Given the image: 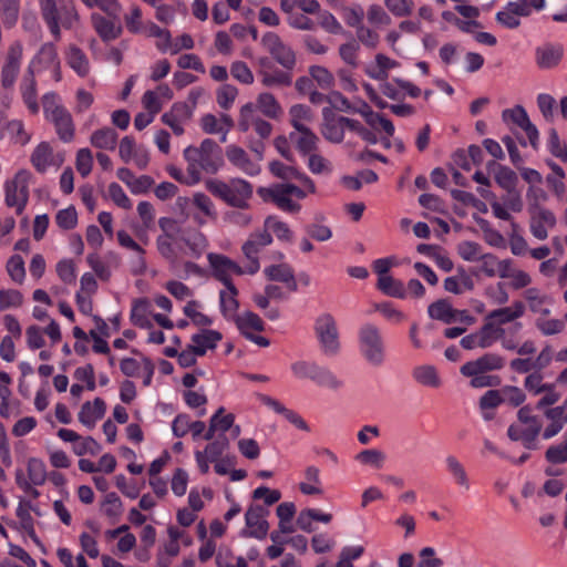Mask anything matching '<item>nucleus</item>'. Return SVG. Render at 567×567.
<instances>
[{
	"label": "nucleus",
	"mask_w": 567,
	"mask_h": 567,
	"mask_svg": "<svg viewBox=\"0 0 567 567\" xmlns=\"http://www.w3.org/2000/svg\"><path fill=\"white\" fill-rule=\"evenodd\" d=\"M257 193L262 200L274 203L286 213H298L301 206L295 199H303L308 194H315L316 185L308 176H302V187L290 183H277L268 187H259Z\"/></svg>",
	"instance_id": "f257e3e1"
},
{
	"label": "nucleus",
	"mask_w": 567,
	"mask_h": 567,
	"mask_svg": "<svg viewBox=\"0 0 567 567\" xmlns=\"http://www.w3.org/2000/svg\"><path fill=\"white\" fill-rule=\"evenodd\" d=\"M183 156L190 171V183H199L203 172L215 174L223 165L221 148L210 138L204 140L199 146H187Z\"/></svg>",
	"instance_id": "f03ea898"
},
{
	"label": "nucleus",
	"mask_w": 567,
	"mask_h": 567,
	"mask_svg": "<svg viewBox=\"0 0 567 567\" xmlns=\"http://www.w3.org/2000/svg\"><path fill=\"white\" fill-rule=\"evenodd\" d=\"M207 189L229 206L239 209H247L252 197V185L240 177L230 178L228 182L218 179L208 181Z\"/></svg>",
	"instance_id": "7ed1b4c3"
},
{
	"label": "nucleus",
	"mask_w": 567,
	"mask_h": 567,
	"mask_svg": "<svg viewBox=\"0 0 567 567\" xmlns=\"http://www.w3.org/2000/svg\"><path fill=\"white\" fill-rule=\"evenodd\" d=\"M42 106L45 120L54 125L59 138L71 142L75 133L74 123L61 97L54 92H48L42 96Z\"/></svg>",
	"instance_id": "20e7f679"
},
{
	"label": "nucleus",
	"mask_w": 567,
	"mask_h": 567,
	"mask_svg": "<svg viewBox=\"0 0 567 567\" xmlns=\"http://www.w3.org/2000/svg\"><path fill=\"white\" fill-rule=\"evenodd\" d=\"M358 344L360 354L368 364L374 368L383 365L386 359L385 343L375 324L367 322L359 328Z\"/></svg>",
	"instance_id": "39448f33"
},
{
	"label": "nucleus",
	"mask_w": 567,
	"mask_h": 567,
	"mask_svg": "<svg viewBox=\"0 0 567 567\" xmlns=\"http://www.w3.org/2000/svg\"><path fill=\"white\" fill-rule=\"evenodd\" d=\"M542 431V422L529 406H523L517 412V421L509 425L507 435L512 441L522 442L528 449H536V441Z\"/></svg>",
	"instance_id": "423d86ee"
},
{
	"label": "nucleus",
	"mask_w": 567,
	"mask_h": 567,
	"mask_svg": "<svg viewBox=\"0 0 567 567\" xmlns=\"http://www.w3.org/2000/svg\"><path fill=\"white\" fill-rule=\"evenodd\" d=\"M315 334L321 352L334 357L340 351V339L337 320L329 312H323L315 321Z\"/></svg>",
	"instance_id": "0eeeda50"
},
{
	"label": "nucleus",
	"mask_w": 567,
	"mask_h": 567,
	"mask_svg": "<svg viewBox=\"0 0 567 567\" xmlns=\"http://www.w3.org/2000/svg\"><path fill=\"white\" fill-rule=\"evenodd\" d=\"M31 177V172L22 168L4 184L6 204L14 208L19 214L22 213L28 204Z\"/></svg>",
	"instance_id": "6e6552de"
},
{
	"label": "nucleus",
	"mask_w": 567,
	"mask_h": 567,
	"mask_svg": "<svg viewBox=\"0 0 567 567\" xmlns=\"http://www.w3.org/2000/svg\"><path fill=\"white\" fill-rule=\"evenodd\" d=\"M25 467L27 475L22 470L16 471V483L22 491L38 497L39 492L34 487L43 485L48 480L47 466L41 458L29 457Z\"/></svg>",
	"instance_id": "1a4fd4ad"
},
{
	"label": "nucleus",
	"mask_w": 567,
	"mask_h": 567,
	"mask_svg": "<svg viewBox=\"0 0 567 567\" xmlns=\"http://www.w3.org/2000/svg\"><path fill=\"white\" fill-rule=\"evenodd\" d=\"M504 339H506L505 329L485 319L477 331L461 339V346L466 350L487 349Z\"/></svg>",
	"instance_id": "9d476101"
},
{
	"label": "nucleus",
	"mask_w": 567,
	"mask_h": 567,
	"mask_svg": "<svg viewBox=\"0 0 567 567\" xmlns=\"http://www.w3.org/2000/svg\"><path fill=\"white\" fill-rule=\"evenodd\" d=\"M262 48L284 69L291 70L296 65V53L277 33L266 32L260 40Z\"/></svg>",
	"instance_id": "9b49d317"
},
{
	"label": "nucleus",
	"mask_w": 567,
	"mask_h": 567,
	"mask_svg": "<svg viewBox=\"0 0 567 567\" xmlns=\"http://www.w3.org/2000/svg\"><path fill=\"white\" fill-rule=\"evenodd\" d=\"M227 161L229 164L238 172L254 177L260 174L261 172V155L260 152H257V158H254L243 147L230 144L226 147L225 151Z\"/></svg>",
	"instance_id": "f8f14e48"
},
{
	"label": "nucleus",
	"mask_w": 567,
	"mask_h": 567,
	"mask_svg": "<svg viewBox=\"0 0 567 567\" xmlns=\"http://www.w3.org/2000/svg\"><path fill=\"white\" fill-rule=\"evenodd\" d=\"M503 122L509 127L511 131L515 132L517 128L526 133L529 144L536 148L538 142V130L530 122L527 112L520 105H516L512 109H506L502 112Z\"/></svg>",
	"instance_id": "ddd939ff"
},
{
	"label": "nucleus",
	"mask_w": 567,
	"mask_h": 567,
	"mask_svg": "<svg viewBox=\"0 0 567 567\" xmlns=\"http://www.w3.org/2000/svg\"><path fill=\"white\" fill-rule=\"evenodd\" d=\"M23 56V47L20 42H13L6 54L1 66V86L11 92L20 73Z\"/></svg>",
	"instance_id": "4468645a"
},
{
	"label": "nucleus",
	"mask_w": 567,
	"mask_h": 567,
	"mask_svg": "<svg viewBox=\"0 0 567 567\" xmlns=\"http://www.w3.org/2000/svg\"><path fill=\"white\" fill-rule=\"evenodd\" d=\"M481 195L485 198H492L491 208L493 215L502 220H509L512 218L511 213H520L523 210V199L516 189L506 190L507 194L502 197V200H497L493 194L486 189H478Z\"/></svg>",
	"instance_id": "2eb2a0df"
},
{
	"label": "nucleus",
	"mask_w": 567,
	"mask_h": 567,
	"mask_svg": "<svg viewBox=\"0 0 567 567\" xmlns=\"http://www.w3.org/2000/svg\"><path fill=\"white\" fill-rule=\"evenodd\" d=\"M64 159V154L55 151L48 142L39 143L30 156L32 166L40 174H44L51 168L58 169Z\"/></svg>",
	"instance_id": "dca6fc26"
},
{
	"label": "nucleus",
	"mask_w": 567,
	"mask_h": 567,
	"mask_svg": "<svg viewBox=\"0 0 567 567\" xmlns=\"http://www.w3.org/2000/svg\"><path fill=\"white\" fill-rule=\"evenodd\" d=\"M207 259L214 277L225 286L233 285V275L240 276L247 274V265L241 267L225 255L209 252Z\"/></svg>",
	"instance_id": "f3484780"
},
{
	"label": "nucleus",
	"mask_w": 567,
	"mask_h": 567,
	"mask_svg": "<svg viewBox=\"0 0 567 567\" xmlns=\"http://www.w3.org/2000/svg\"><path fill=\"white\" fill-rule=\"evenodd\" d=\"M272 243L271 235L265 229L256 231L249 236L247 241L243 245V252L248 260L247 274L255 275L260 269L258 254L262 248Z\"/></svg>",
	"instance_id": "a211bd4d"
},
{
	"label": "nucleus",
	"mask_w": 567,
	"mask_h": 567,
	"mask_svg": "<svg viewBox=\"0 0 567 567\" xmlns=\"http://www.w3.org/2000/svg\"><path fill=\"white\" fill-rule=\"evenodd\" d=\"M268 509L261 505H250L245 514V529L241 532L243 536L256 539H264L269 529L266 519Z\"/></svg>",
	"instance_id": "6ab92c4d"
},
{
	"label": "nucleus",
	"mask_w": 567,
	"mask_h": 567,
	"mask_svg": "<svg viewBox=\"0 0 567 567\" xmlns=\"http://www.w3.org/2000/svg\"><path fill=\"white\" fill-rule=\"evenodd\" d=\"M193 106L186 102H176L161 116L163 124L168 126L173 133L181 136L185 133V126L193 117Z\"/></svg>",
	"instance_id": "aec40b11"
},
{
	"label": "nucleus",
	"mask_w": 567,
	"mask_h": 567,
	"mask_svg": "<svg viewBox=\"0 0 567 567\" xmlns=\"http://www.w3.org/2000/svg\"><path fill=\"white\" fill-rule=\"evenodd\" d=\"M238 125L243 132L252 128L261 138H268L272 132V125L260 117L252 106V102L241 106Z\"/></svg>",
	"instance_id": "412c9836"
},
{
	"label": "nucleus",
	"mask_w": 567,
	"mask_h": 567,
	"mask_svg": "<svg viewBox=\"0 0 567 567\" xmlns=\"http://www.w3.org/2000/svg\"><path fill=\"white\" fill-rule=\"evenodd\" d=\"M59 68L60 61L55 47L52 43H45L41 47L37 55L31 60L28 66V73L34 75L35 73H40L45 70H52L55 74V80L59 81Z\"/></svg>",
	"instance_id": "4be33fe9"
},
{
	"label": "nucleus",
	"mask_w": 567,
	"mask_h": 567,
	"mask_svg": "<svg viewBox=\"0 0 567 567\" xmlns=\"http://www.w3.org/2000/svg\"><path fill=\"white\" fill-rule=\"evenodd\" d=\"M322 128L321 133L326 140L332 143H341L344 138L346 117L336 115L330 109L322 110Z\"/></svg>",
	"instance_id": "5701e85b"
},
{
	"label": "nucleus",
	"mask_w": 567,
	"mask_h": 567,
	"mask_svg": "<svg viewBox=\"0 0 567 567\" xmlns=\"http://www.w3.org/2000/svg\"><path fill=\"white\" fill-rule=\"evenodd\" d=\"M504 367V359L497 353H485L476 360L468 361L461 367L462 374H480L499 370Z\"/></svg>",
	"instance_id": "b1692460"
},
{
	"label": "nucleus",
	"mask_w": 567,
	"mask_h": 567,
	"mask_svg": "<svg viewBox=\"0 0 567 567\" xmlns=\"http://www.w3.org/2000/svg\"><path fill=\"white\" fill-rule=\"evenodd\" d=\"M564 56V48L558 43H545L535 50V62L539 69L556 68Z\"/></svg>",
	"instance_id": "393cba45"
},
{
	"label": "nucleus",
	"mask_w": 567,
	"mask_h": 567,
	"mask_svg": "<svg viewBox=\"0 0 567 567\" xmlns=\"http://www.w3.org/2000/svg\"><path fill=\"white\" fill-rule=\"evenodd\" d=\"M400 66V63L390 56L378 53L374 59L364 65V73L372 80L385 81L389 72Z\"/></svg>",
	"instance_id": "a878e982"
},
{
	"label": "nucleus",
	"mask_w": 567,
	"mask_h": 567,
	"mask_svg": "<svg viewBox=\"0 0 567 567\" xmlns=\"http://www.w3.org/2000/svg\"><path fill=\"white\" fill-rule=\"evenodd\" d=\"M530 213V231L534 237L544 240L548 237V230L556 225L555 215L548 209H537Z\"/></svg>",
	"instance_id": "bb28decb"
},
{
	"label": "nucleus",
	"mask_w": 567,
	"mask_h": 567,
	"mask_svg": "<svg viewBox=\"0 0 567 567\" xmlns=\"http://www.w3.org/2000/svg\"><path fill=\"white\" fill-rule=\"evenodd\" d=\"M93 29L99 37L105 41H112L117 39L122 33V27L114 22L115 19L104 17L101 13L93 12L90 16Z\"/></svg>",
	"instance_id": "cd10ccee"
},
{
	"label": "nucleus",
	"mask_w": 567,
	"mask_h": 567,
	"mask_svg": "<svg viewBox=\"0 0 567 567\" xmlns=\"http://www.w3.org/2000/svg\"><path fill=\"white\" fill-rule=\"evenodd\" d=\"M524 298L528 303L532 312L547 317L550 315V307L554 302L553 298L544 293L540 289L532 287L525 290Z\"/></svg>",
	"instance_id": "c85d7f7f"
},
{
	"label": "nucleus",
	"mask_w": 567,
	"mask_h": 567,
	"mask_svg": "<svg viewBox=\"0 0 567 567\" xmlns=\"http://www.w3.org/2000/svg\"><path fill=\"white\" fill-rule=\"evenodd\" d=\"M525 313V307L520 301H515L508 307H503L491 311L485 319L487 321L494 322L502 327L503 324L515 321L516 319L523 317Z\"/></svg>",
	"instance_id": "c756f323"
},
{
	"label": "nucleus",
	"mask_w": 567,
	"mask_h": 567,
	"mask_svg": "<svg viewBox=\"0 0 567 567\" xmlns=\"http://www.w3.org/2000/svg\"><path fill=\"white\" fill-rule=\"evenodd\" d=\"M105 414V403L102 399L96 398L93 402H85L80 412L79 421L87 429H93L99 420Z\"/></svg>",
	"instance_id": "7c9ffc66"
},
{
	"label": "nucleus",
	"mask_w": 567,
	"mask_h": 567,
	"mask_svg": "<svg viewBox=\"0 0 567 567\" xmlns=\"http://www.w3.org/2000/svg\"><path fill=\"white\" fill-rule=\"evenodd\" d=\"M264 272L269 280L282 282L291 291H296L298 289L293 270L287 264L266 267Z\"/></svg>",
	"instance_id": "2f4dec72"
},
{
	"label": "nucleus",
	"mask_w": 567,
	"mask_h": 567,
	"mask_svg": "<svg viewBox=\"0 0 567 567\" xmlns=\"http://www.w3.org/2000/svg\"><path fill=\"white\" fill-rule=\"evenodd\" d=\"M444 463L453 482L463 491H468L471 488V481L462 462L454 455H447Z\"/></svg>",
	"instance_id": "473e14b6"
},
{
	"label": "nucleus",
	"mask_w": 567,
	"mask_h": 567,
	"mask_svg": "<svg viewBox=\"0 0 567 567\" xmlns=\"http://www.w3.org/2000/svg\"><path fill=\"white\" fill-rule=\"evenodd\" d=\"M221 333L216 330L204 329L192 337L190 346L200 355H204L208 350L217 347L221 340Z\"/></svg>",
	"instance_id": "72a5a7b5"
},
{
	"label": "nucleus",
	"mask_w": 567,
	"mask_h": 567,
	"mask_svg": "<svg viewBox=\"0 0 567 567\" xmlns=\"http://www.w3.org/2000/svg\"><path fill=\"white\" fill-rule=\"evenodd\" d=\"M303 481L299 483V489L305 495H322V482L320 470L315 465H308L303 471Z\"/></svg>",
	"instance_id": "f704fd0d"
},
{
	"label": "nucleus",
	"mask_w": 567,
	"mask_h": 567,
	"mask_svg": "<svg viewBox=\"0 0 567 567\" xmlns=\"http://www.w3.org/2000/svg\"><path fill=\"white\" fill-rule=\"evenodd\" d=\"M256 112L259 114L262 113L266 117L269 118H278L282 114V107L277 99L268 92H262L258 94L256 102L252 103Z\"/></svg>",
	"instance_id": "c9c22d12"
},
{
	"label": "nucleus",
	"mask_w": 567,
	"mask_h": 567,
	"mask_svg": "<svg viewBox=\"0 0 567 567\" xmlns=\"http://www.w3.org/2000/svg\"><path fill=\"white\" fill-rule=\"evenodd\" d=\"M20 92L23 103L25 104L29 112L33 115L38 114L40 106L38 103L37 82L34 75L29 73L20 84Z\"/></svg>",
	"instance_id": "e433bc0d"
},
{
	"label": "nucleus",
	"mask_w": 567,
	"mask_h": 567,
	"mask_svg": "<svg viewBox=\"0 0 567 567\" xmlns=\"http://www.w3.org/2000/svg\"><path fill=\"white\" fill-rule=\"evenodd\" d=\"M59 29V40L61 39V29H73L80 23V14L73 2L62 4L55 16Z\"/></svg>",
	"instance_id": "4c0bfd02"
},
{
	"label": "nucleus",
	"mask_w": 567,
	"mask_h": 567,
	"mask_svg": "<svg viewBox=\"0 0 567 567\" xmlns=\"http://www.w3.org/2000/svg\"><path fill=\"white\" fill-rule=\"evenodd\" d=\"M413 379L421 385L427 388H439L441 378L436 368L432 364L416 365L412 371Z\"/></svg>",
	"instance_id": "58836bf2"
},
{
	"label": "nucleus",
	"mask_w": 567,
	"mask_h": 567,
	"mask_svg": "<svg viewBox=\"0 0 567 567\" xmlns=\"http://www.w3.org/2000/svg\"><path fill=\"white\" fill-rule=\"evenodd\" d=\"M226 288L219 292L220 310L223 315L233 320L237 316L238 301L237 289L234 285H227Z\"/></svg>",
	"instance_id": "ea45409f"
},
{
	"label": "nucleus",
	"mask_w": 567,
	"mask_h": 567,
	"mask_svg": "<svg viewBox=\"0 0 567 567\" xmlns=\"http://www.w3.org/2000/svg\"><path fill=\"white\" fill-rule=\"evenodd\" d=\"M69 66L79 75L86 76L90 72V62L86 54L75 45H71L66 52Z\"/></svg>",
	"instance_id": "a19ab883"
},
{
	"label": "nucleus",
	"mask_w": 567,
	"mask_h": 567,
	"mask_svg": "<svg viewBox=\"0 0 567 567\" xmlns=\"http://www.w3.org/2000/svg\"><path fill=\"white\" fill-rule=\"evenodd\" d=\"M239 331L247 338L249 333L264 330V322L258 315L251 311H245L237 315L234 319Z\"/></svg>",
	"instance_id": "79ce46f5"
},
{
	"label": "nucleus",
	"mask_w": 567,
	"mask_h": 567,
	"mask_svg": "<svg viewBox=\"0 0 567 567\" xmlns=\"http://www.w3.org/2000/svg\"><path fill=\"white\" fill-rule=\"evenodd\" d=\"M290 123L296 131L309 128V124L313 121V113L308 105L293 104L289 109Z\"/></svg>",
	"instance_id": "37998d69"
},
{
	"label": "nucleus",
	"mask_w": 567,
	"mask_h": 567,
	"mask_svg": "<svg viewBox=\"0 0 567 567\" xmlns=\"http://www.w3.org/2000/svg\"><path fill=\"white\" fill-rule=\"evenodd\" d=\"M200 127L207 134H219L220 131L230 130L233 121L227 114H221L219 117L206 114L200 120Z\"/></svg>",
	"instance_id": "c03bdc74"
},
{
	"label": "nucleus",
	"mask_w": 567,
	"mask_h": 567,
	"mask_svg": "<svg viewBox=\"0 0 567 567\" xmlns=\"http://www.w3.org/2000/svg\"><path fill=\"white\" fill-rule=\"evenodd\" d=\"M4 133L10 137V141L17 145H27L31 135L27 132L22 120L13 118L8 121L3 126Z\"/></svg>",
	"instance_id": "a18cd8bd"
},
{
	"label": "nucleus",
	"mask_w": 567,
	"mask_h": 567,
	"mask_svg": "<svg viewBox=\"0 0 567 567\" xmlns=\"http://www.w3.org/2000/svg\"><path fill=\"white\" fill-rule=\"evenodd\" d=\"M289 137L296 144L299 152L305 155L316 150L318 137L310 128L290 133Z\"/></svg>",
	"instance_id": "49530a36"
},
{
	"label": "nucleus",
	"mask_w": 567,
	"mask_h": 567,
	"mask_svg": "<svg viewBox=\"0 0 567 567\" xmlns=\"http://www.w3.org/2000/svg\"><path fill=\"white\" fill-rule=\"evenodd\" d=\"M377 288L385 296L398 299L406 298L404 284L392 276L378 278Z\"/></svg>",
	"instance_id": "de8ad7c7"
},
{
	"label": "nucleus",
	"mask_w": 567,
	"mask_h": 567,
	"mask_svg": "<svg viewBox=\"0 0 567 567\" xmlns=\"http://www.w3.org/2000/svg\"><path fill=\"white\" fill-rule=\"evenodd\" d=\"M183 313L197 327L213 324V319L203 312V305L197 300L188 301L183 308Z\"/></svg>",
	"instance_id": "09e8293b"
},
{
	"label": "nucleus",
	"mask_w": 567,
	"mask_h": 567,
	"mask_svg": "<svg viewBox=\"0 0 567 567\" xmlns=\"http://www.w3.org/2000/svg\"><path fill=\"white\" fill-rule=\"evenodd\" d=\"M41 11V16L47 23L51 34L55 40H59V29L56 25L55 16L59 10L56 7V0H38Z\"/></svg>",
	"instance_id": "8fccbe9b"
},
{
	"label": "nucleus",
	"mask_w": 567,
	"mask_h": 567,
	"mask_svg": "<svg viewBox=\"0 0 567 567\" xmlns=\"http://www.w3.org/2000/svg\"><path fill=\"white\" fill-rule=\"evenodd\" d=\"M151 312V302L147 299L135 300L131 310V320L137 327L148 328Z\"/></svg>",
	"instance_id": "3c124183"
},
{
	"label": "nucleus",
	"mask_w": 567,
	"mask_h": 567,
	"mask_svg": "<svg viewBox=\"0 0 567 567\" xmlns=\"http://www.w3.org/2000/svg\"><path fill=\"white\" fill-rule=\"evenodd\" d=\"M91 144L101 150H114L117 142V133L111 127L96 130L91 135Z\"/></svg>",
	"instance_id": "603ef678"
},
{
	"label": "nucleus",
	"mask_w": 567,
	"mask_h": 567,
	"mask_svg": "<svg viewBox=\"0 0 567 567\" xmlns=\"http://www.w3.org/2000/svg\"><path fill=\"white\" fill-rule=\"evenodd\" d=\"M20 0H0V14L7 29L13 28L19 19Z\"/></svg>",
	"instance_id": "864d4df0"
},
{
	"label": "nucleus",
	"mask_w": 567,
	"mask_h": 567,
	"mask_svg": "<svg viewBox=\"0 0 567 567\" xmlns=\"http://www.w3.org/2000/svg\"><path fill=\"white\" fill-rule=\"evenodd\" d=\"M144 33L146 37L150 38H156V48L163 52L166 53L168 49L171 48V32L166 29H163L155 24L154 22H148L144 27Z\"/></svg>",
	"instance_id": "5fc2aeb1"
},
{
	"label": "nucleus",
	"mask_w": 567,
	"mask_h": 567,
	"mask_svg": "<svg viewBox=\"0 0 567 567\" xmlns=\"http://www.w3.org/2000/svg\"><path fill=\"white\" fill-rule=\"evenodd\" d=\"M183 241L188 247L193 257H200L208 247V240L206 236L198 231L192 230L184 235Z\"/></svg>",
	"instance_id": "6e6d98bb"
},
{
	"label": "nucleus",
	"mask_w": 567,
	"mask_h": 567,
	"mask_svg": "<svg viewBox=\"0 0 567 567\" xmlns=\"http://www.w3.org/2000/svg\"><path fill=\"white\" fill-rule=\"evenodd\" d=\"M535 327L544 337L560 334L565 331V322L557 318L538 317L535 320Z\"/></svg>",
	"instance_id": "4d7b16f0"
},
{
	"label": "nucleus",
	"mask_w": 567,
	"mask_h": 567,
	"mask_svg": "<svg viewBox=\"0 0 567 567\" xmlns=\"http://www.w3.org/2000/svg\"><path fill=\"white\" fill-rule=\"evenodd\" d=\"M101 511L113 523L117 522L123 514V504L121 498L115 493L106 494L101 503Z\"/></svg>",
	"instance_id": "13d9d810"
},
{
	"label": "nucleus",
	"mask_w": 567,
	"mask_h": 567,
	"mask_svg": "<svg viewBox=\"0 0 567 567\" xmlns=\"http://www.w3.org/2000/svg\"><path fill=\"white\" fill-rule=\"evenodd\" d=\"M427 313L431 319L439 320L447 324L453 323V307L445 299H440L431 303L427 308Z\"/></svg>",
	"instance_id": "bf43d9fd"
},
{
	"label": "nucleus",
	"mask_w": 567,
	"mask_h": 567,
	"mask_svg": "<svg viewBox=\"0 0 567 567\" xmlns=\"http://www.w3.org/2000/svg\"><path fill=\"white\" fill-rule=\"evenodd\" d=\"M265 229L271 235L275 234L278 240L290 243L292 240V231L289 226L275 216H269L265 220Z\"/></svg>",
	"instance_id": "052dcab7"
},
{
	"label": "nucleus",
	"mask_w": 567,
	"mask_h": 567,
	"mask_svg": "<svg viewBox=\"0 0 567 567\" xmlns=\"http://www.w3.org/2000/svg\"><path fill=\"white\" fill-rule=\"evenodd\" d=\"M545 458L553 465L567 463V431L561 442L553 444L546 450Z\"/></svg>",
	"instance_id": "680f3d73"
},
{
	"label": "nucleus",
	"mask_w": 567,
	"mask_h": 567,
	"mask_svg": "<svg viewBox=\"0 0 567 567\" xmlns=\"http://www.w3.org/2000/svg\"><path fill=\"white\" fill-rule=\"evenodd\" d=\"M545 458L553 465L567 463V431L561 442L553 444L546 450Z\"/></svg>",
	"instance_id": "e2e57ef3"
},
{
	"label": "nucleus",
	"mask_w": 567,
	"mask_h": 567,
	"mask_svg": "<svg viewBox=\"0 0 567 567\" xmlns=\"http://www.w3.org/2000/svg\"><path fill=\"white\" fill-rule=\"evenodd\" d=\"M545 458L553 465L567 463V431L561 442L553 444L546 450Z\"/></svg>",
	"instance_id": "0e129e2a"
},
{
	"label": "nucleus",
	"mask_w": 567,
	"mask_h": 567,
	"mask_svg": "<svg viewBox=\"0 0 567 567\" xmlns=\"http://www.w3.org/2000/svg\"><path fill=\"white\" fill-rule=\"evenodd\" d=\"M545 458L553 465L567 463V431L561 442L553 444L546 450Z\"/></svg>",
	"instance_id": "69168bd1"
},
{
	"label": "nucleus",
	"mask_w": 567,
	"mask_h": 567,
	"mask_svg": "<svg viewBox=\"0 0 567 567\" xmlns=\"http://www.w3.org/2000/svg\"><path fill=\"white\" fill-rule=\"evenodd\" d=\"M355 460L362 465H369L374 468H381L384 465L386 456L384 452L377 449L363 450L355 455Z\"/></svg>",
	"instance_id": "338daca9"
},
{
	"label": "nucleus",
	"mask_w": 567,
	"mask_h": 567,
	"mask_svg": "<svg viewBox=\"0 0 567 567\" xmlns=\"http://www.w3.org/2000/svg\"><path fill=\"white\" fill-rule=\"evenodd\" d=\"M373 307L375 311L380 312L391 323L399 324L406 319L405 313L390 301L378 302Z\"/></svg>",
	"instance_id": "774afa93"
}]
</instances>
